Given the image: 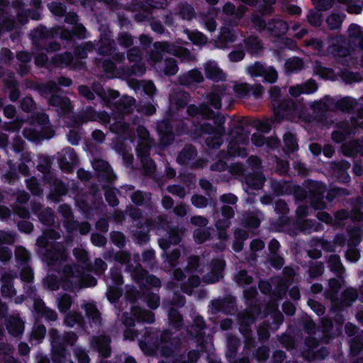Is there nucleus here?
<instances>
[{
    "label": "nucleus",
    "mask_w": 363,
    "mask_h": 363,
    "mask_svg": "<svg viewBox=\"0 0 363 363\" xmlns=\"http://www.w3.org/2000/svg\"><path fill=\"white\" fill-rule=\"evenodd\" d=\"M38 247V254L48 267H55L67 259V251L63 243L51 242L50 245Z\"/></svg>",
    "instance_id": "nucleus-1"
},
{
    "label": "nucleus",
    "mask_w": 363,
    "mask_h": 363,
    "mask_svg": "<svg viewBox=\"0 0 363 363\" xmlns=\"http://www.w3.org/2000/svg\"><path fill=\"white\" fill-rule=\"evenodd\" d=\"M135 259H139L138 255H134ZM129 270L132 279L139 285L142 291L149 289L148 287L160 288L161 281L155 275L149 274L147 270L143 268L142 264L137 260L135 267L129 266Z\"/></svg>",
    "instance_id": "nucleus-2"
},
{
    "label": "nucleus",
    "mask_w": 363,
    "mask_h": 363,
    "mask_svg": "<svg viewBox=\"0 0 363 363\" xmlns=\"http://www.w3.org/2000/svg\"><path fill=\"white\" fill-rule=\"evenodd\" d=\"M273 106L275 116L279 121L283 118L293 120L295 118H306L304 106L301 103H296L291 99H284L277 104V106L275 104H273Z\"/></svg>",
    "instance_id": "nucleus-3"
},
{
    "label": "nucleus",
    "mask_w": 363,
    "mask_h": 363,
    "mask_svg": "<svg viewBox=\"0 0 363 363\" xmlns=\"http://www.w3.org/2000/svg\"><path fill=\"white\" fill-rule=\"evenodd\" d=\"M44 182L50 186V191L47 195V199L55 203L61 202L62 197L69 193V184L65 183L54 174L45 175Z\"/></svg>",
    "instance_id": "nucleus-4"
},
{
    "label": "nucleus",
    "mask_w": 363,
    "mask_h": 363,
    "mask_svg": "<svg viewBox=\"0 0 363 363\" xmlns=\"http://www.w3.org/2000/svg\"><path fill=\"white\" fill-rule=\"evenodd\" d=\"M142 55L143 53L138 47L131 48L127 51L128 60L133 65L131 67H124L122 69L124 74L127 77L133 75L140 77L145 72L146 67Z\"/></svg>",
    "instance_id": "nucleus-5"
},
{
    "label": "nucleus",
    "mask_w": 363,
    "mask_h": 363,
    "mask_svg": "<svg viewBox=\"0 0 363 363\" xmlns=\"http://www.w3.org/2000/svg\"><path fill=\"white\" fill-rule=\"evenodd\" d=\"M82 271L77 264H66L62 268L63 289L74 291L80 289Z\"/></svg>",
    "instance_id": "nucleus-6"
},
{
    "label": "nucleus",
    "mask_w": 363,
    "mask_h": 363,
    "mask_svg": "<svg viewBox=\"0 0 363 363\" xmlns=\"http://www.w3.org/2000/svg\"><path fill=\"white\" fill-rule=\"evenodd\" d=\"M208 307L212 315L222 313L224 315H233L238 311L235 297L231 295L211 301Z\"/></svg>",
    "instance_id": "nucleus-7"
},
{
    "label": "nucleus",
    "mask_w": 363,
    "mask_h": 363,
    "mask_svg": "<svg viewBox=\"0 0 363 363\" xmlns=\"http://www.w3.org/2000/svg\"><path fill=\"white\" fill-rule=\"evenodd\" d=\"M207 104H210L216 110L221 108V100H227L228 101V108H230L233 104V99L226 92L225 86L213 85L209 92H206L204 95Z\"/></svg>",
    "instance_id": "nucleus-8"
},
{
    "label": "nucleus",
    "mask_w": 363,
    "mask_h": 363,
    "mask_svg": "<svg viewBox=\"0 0 363 363\" xmlns=\"http://www.w3.org/2000/svg\"><path fill=\"white\" fill-rule=\"evenodd\" d=\"M57 160L60 170L66 173H72L79 162L77 153L70 147L59 151L57 153Z\"/></svg>",
    "instance_id": "nucleus-9"
},
{
    "label": "nucleus",
    "mask_w": 363,
    "mask_h": 363,
    "mask_svg": "<svg viewBox=\"0 0 363 363\" xmlns=\"http://www.w3.org/2000/svg\"><path fill=\"white\" fill-rule=\"evenodd\" d=\"M358 298L357 289L350 286L343 290L338 297L335 300L330 306V311L333 312H342L352 306Z\"/></svg>",
    "instance_id": "nucleus-10"
},
{
    "label": "nucleus",
    "mask_w": 363,
    "mask_h": 363,
    "mask_svg": "<svg viewBox=\"0 0 363 363\" xmlns=\"http://www.w3.org/2000/svg\"><path fill=\"white\" fill-rule=\"evenodd\" d=\"M247 10V7L243 4L235 7L233 3L227 2L222 9V12L225 15L223 21L225 25L237 26Z\"/></svg>",
    "instance_id": "nucleus-11"
},
{
    "label": "nucleus",
    "mask_w": 363,
    "mask_h": 363,
    "mask_svg": "<svg viewBox=\"0 0 363 363\" xmlns=\"http://www.w3.org/2000/svg\"><path fill=\"white\" fill-rule=\"evenodd\" d=\"M30 35L33 45L37 50H40L42 48H45L44 45L48 40L58 35V29L56 28H48L40 25L32 31Z\"/></svg>",
    "instance_id": "nucleus-12"
},
{
    "label": "nucleus",
    "mask_w": 363,
    "mask_h": 363,
    "mask_svg": "<svg viewBox=\"0 0 363 363\" xmlns=\"http://www.w3.org/2000/svg\"><path fill=\"white\" fill-rule=\"evenodd\" d=\"M191 99L190 94L179 87L174 88L169 95V111L171 118L174 116L175 111L185 108Z\"/></svg>",
    "instance_id": "nucleus-13"
},
{
    "label": "nucleus",
    "mask_w": 363,
    "mask_h": 363,
    "mask_svg": "<svg viewBox=\"0 0 363 363\" xmlns=\"http://www.w3.org/2000/svg\"><path fill=\"white\" fill-rule=\"evenodd\" d=\"M320 320L318 326V332L320 333V341L323 344H329L338 333L333 330V321L342 324L346 319H318Z\"/></svg>",
    "instance_id": "nucleus-14"
},
{
    "label": "nucleus",
    "mask_w": 363,
    "mask_h": 363,
    "mask_svg": "<svg viewBox=\"0 0 363 363\" xmlns=\"http://www.w3.org/2000/svg\"><path fill=\"white\" fill-rule=\"evenodd\" d=\"M258 291L255 287H249L243 291V296L247 305V315L246 318H254L261 311L260 301L257 298Z\"/></svg>",
    "instance_id": "nucleus-15"
},
{
    "label": "nucleus",
    "mask_w": 363,
    "mask_h": 363,
    "mask_svg": "<svg viewBox=\"0 0 363 363\" xmlns=\"http://www.w3.org/2000/svg\"><path fill=\"white\" fill-rule=\"evenodd\" d=\"M143 337V339L139 340L138 343L140 350L146 356L154 355L160 345L158 341V335L145 328Z\"/></svg>",
    "instance_id": "nucleus-16"
},
{
    "label": "nucleus",
    "mask_w": 363,
    "mask_h": 363,
    "mask_svg": "<svg viewBox=\"0 0 363 363\" xmlns=\"http://www.w3.org/2000/svg\"><path fill=\"white\" fill-rule=\"evenodd\" d=\"M151 149L136 150V155L140 160V169L145 177H152L157 169L155 161L150 157Z\"/></svg>",
    "instance_id": "nucleus-17"
},
{
    "label": "nucleus",
    "mask_w": 363,
    "mask_h": 363,
    "mask_svg": "<svg viewBox=\"0 0 363 363\" xmlns=\"http://www.w3.org/2000/svg\"><path fill=\"white\" fill-rule=\"evenodd\" d=\"M48 104L50 106L57 108L59 115H67L72 111L73 106L71 100L65 95L52 94L48 100Z\"/></svg>",
    "instance_id": "nucleus-18"
},
{
    "label": "nucleus",
    "mask_w": 363,
    "mask_h": 363,
    "mask_svg": "<svg viewBox=\"0 0 363 363\" xmlns=\"http://www.w3.org/2000/svg\"><path fill=\"white\" fill-rule=\"evenodd\" d=\"M225 262L223 259H213L210 264L211 270L202 277V281L206 284H214L223 278V271Z\"/></svg>",
    "instance_id": "nucleus-19"
},
{
    "label": "nucleus",
    "mask_w": 363,
    "mask_h": 363,
    "mask_svg": "<svg viewBox=\"0 0 363 363\" xmlns=\"http://www.w3.org/2000/svg\"><path fill=\"white\" fill-rule=\"evenodd\" d=\"M125 329L123 332L125 340H135L138 337L139 333L134 328L136 323L154 324L156 319H121Z\"/></svg>",
    "instance_id": "nucleus-20"
},
{
    "label": "nucleus",
    "mask_w": 363,
    "mask_h": 363,
    "mask_svg": "<svg viewBox=\"0 0 363 363\" xmlns=\"http://www.w3.org/2000/svg\"><path fill=\"white\" fill-rule=\"evenodd\" d=\"M248 73L251 76H262L264 79L272 83L277 79V72L272 67H265L259 62L247 68Z\"/></svg>",
    "instance_id": "nucleus-21"
},
{
    "label": "nucleus",
    "mask_w": 363,
    "mask_h": 363,
    "mask_svg": "<svg viewBox=\"0 0 363 363\" xmlns=\"http://www.w3.org/2000/svg\"><path fill=\"white\" fill-rule=\"evenodd\" d=\"M111 340L108 336L94 337L91 341L92 348L99 352L102 359H107L111 355Z\"/></svg>",
    "instance_id": "nucleus-22"
},
{
    "label": "nucleus",
    "mask_w": 363,
    "mask_h": 363,
    "mask_svg": "<svg viewBox=\"0 0 363 363\" xmlns=\"http://www.w3.org/2000/svg\"><path fill=\"white\" fill-rule=\"evenodd\" d=\"M135 132L138 138L135 150L152 149V147L155 146L156 143L154 138L150 136L149 130L145 126L138 125Z\"/></svg>",
    "instance_id": "nucleus-23"
},
{
    "label": "nucleus",
    "mask_w": 363,
    "mask_h": 363,
    "mask_svg": "<svg viewBox=\"0 0 363 363\" xmlns=\"http://www.w3.org/2000/svg\"><path fill=\"white\" fill-rule=\"evenodd\" d=\"M239 141L230 140L227 150H222L218 153V157L223 159H229L233 157H245L247 155L246 149L242 147Z\"/></svg>",
    "instance_id": "nucleus-24"
},
{
    "label": "nucleus",
    "mask_w": 363,
    "mask_h": 363,
    "mask_svg": "<svg viewBox=\"0 0 363 363\" xmlns=\"http://www.w3.org/2000/svg\"><path fill=\"white\" fill-rule=\"evenodd\" d=\"M132 203L135 206H145L149 209H153L155 207L152 201V194L141 190L133 191L130 195Z\"/></svg>",
    "instance_id": "nucleus-25"
},
{
    "label": "nucleus",
    "mask_w": 363,
    "mask_h": 363,
    "mask_svg": "<svg viewBox=\"0 0 363 363\" xmlns=\"http://www.w3.org/2000/svg\"><path fill=\"white\" fill-rule=\"evenodd\" d=\"M203 81V74L197 69H191L177 77L178 83L186 87H189L194 84H201Z\"/></svg>",
    "instance_id": "nucleus-26"
},
{
    "label": "nucleus",
    "mask_w": 363,
    "mask_h": 363,
    "mask_svg": "<svg viewBox=\"0 0 363 363\" xmlns=\"http://www.w3.org/2000/svg\"><path fill=\"white\" fill-rule=\"evenodd\" d=\"M31 88L41 96L48 99L52 94H55L61 91V89L54 80H49L43 83L33 82Z\"/></svg>",
    "instance_id": "nucleus-27"
},
{
    "label": "nucleus",
    "mask_w": 363,
    "mask_h": 363,
    "mask_svg": "<svg viewBox=\"0 0 363 363\" xmlns=\"http://www.w3.org/2000/svg\"><path fill=\"white\" fill-rule=\"evenodd\" d=\"M345 282V281L344 276L337 277L336 278H331L328 280V287L325 289L324 294L325 298L330 301V306L337 298V294L344 285Z\"/></svg>",
    "instance_id": "nucleus-28"
},
{
    "label": "nucleus",
    "mask_w": 363,
    "mask_h": 363,
    "mask_svg": "<svg viewBox=\"0 0 363 363\" xmlns=\"http://www.w3.org/2000/svg\"><path fill=\"white\" fill-rule=\"evenodd\" d=\"M198 155L196 147L192 144L184 145L182 149L178 152L176 161L181 165L189 164L196 160Z\"/></svg>",
    "instance_id": "nucleus-29"
},
{
    "label": "nucleus",
    "mask_w": 363,
    "mask_h": 363,
    "mask_svg": "<svg viewBox=\"0 0 363 363\" xmlns=\"http://www.w3.org/2000/svg\"><path fill=\"white\" fill-rule=\"evenodd\" d=\"M169 43L167 41L155 42L153 44V49L150 50L149 54V63L151 65H155L161 62L163 59V54H169Z\"/></svg>",
    "instance_id": "nucleus-30"
},
{
    "label": "nucleus",
    "mask_w": 363,
    "mask_h": 363,
    "mask_svg": "<svg viewBox=\"0 0 363 363\" xmlns=\"http://www.w3.org/2000/svg\"><path fill=\"white\" fill-rule=\"evenodd\" d=\"M186 112L189 116L210 119L214 116V111L206 103H201L199 106L191 104L187 106Z\"/></svg>",
    "instance_id": "nucleus-31"
},
{
    "label": "nucleus",
    "mask_w": 363,
    "mask_h": 363,
    "mask_svg": "<svg viewBox=\"0 0 363 363\" xmlns=\"http://www.w3.org/2000/svg\"><path fill=\"white\" fill-rule=\"evenodd\" d=\"M262 212L259 210L245 212L241 219V225L249 229H257L261 224Z\"/></svg>",
    "instance_id": "nucleus-32"
},
{
    "label": "nucleus",
    "mask_w": 363,
    "mask_h": 363,
    "mask_svg": "<svg viewBox=\"0 0 363 363\" xmlns=\"http://www.w3.org/2000/svg\"><path fill=\"white\" fill-rule=\"evenodd\" d=\"M350 167V163L345 160L338 162L334 161L330 163L332 173L335 174L340 181L343 182H347L350 179L349 175L347 174V171Z\"/></svg>",
    "instance_id": "nucleus-33"
},
{
    "label": "nucleus",
    "mask_w": 363,
    "mask_h": 363,
    "mask_svg": "<svg viewBox=\"0 0 363 363\" xmlns=\"http://www.w3.org/2000/svg\"><path fill=\"white\" fill-rule=\"evenodd\" d=\"M235 210L231 206L223 205L220 211H214L213 217L216 222L223 225H231L230 220L235 216Z\"/></svg>",
    "instance_id": "nucleus-34"
},
{
    "label": "nucleus",
    "mask_w": 363,
    "mask_h": 363,
    "mask_svg": "<svg viewBox=\"0 0 363 363\" xmlns=\"http://www.w3.org/2000/svg\"><path fill=\"white\" fill-rule=\"evenodd\" d=\"M317 89L318 84L313 79H310L303 84H297L294 86H291L289 88V92L293 97H298L301 94H312L315 92Z\"/></svg>",
    "instance_id": "nucleus-35"
},
{
    "label": "nucleus",
    "mask_w": 363,
    "mask_h": 363,
    "mask_svg": "<svg viewBox=\"0 0 363 363\" xmlns=\"http://www.w3.org/2000/svg\"><path fill=\"white\" fill-rule=\"evenodd\" d=\"M204 71L207 78L215 81H225L226 76L223 71L213 61H209L204 65Z\"/></svg>",
    "instance_id": "nucleus-36"
},
{
    "label": "nucleus",
    "mask_w": 363,
    "mask_h": 363,
    "mask_svg": "<svg viewBox=\"0 0 363 363\" xmlns=\"http://www.w3.org/2000/svg\"><path fill=\"white\" fill-rule=\"evenodd\" d=\"M270 187L274 195L277 196L292 194V183L284 179H270Z\"/></svg>",
    "instance_id": "nucleus-37"
},
{
    "label": "nucleus",
    "mask_w": 363,
    "mask_h": 363,
    "mask_svg": "<svg viewBox=\"0 0 363 363\" xmlns=\"http://www.w3.org/2000/svg\"><path fill=\"white\" fill-rule=\"evenodd\" d=\"M11 6L16 11L15 16L18 26L27 23L30 9H26L24 3L21 0H12Z\"/></svg>",
    "instance_id": "nucleus-38"
},
{
    "label": "nucleus",
    "mask_w": 363,
    "mask_h": 363,
    "mask_svg": "<svg viewBox=\"0 0 363 363\" xmlns=\"http://www.w3.org/2000/svg\"><path fill=\"white\" fill-rule=\"evenodd\" d=\"M90 121H96V112L91 106L82 109L73 116L74 125L77 127Z\"/></svg>",
    "instance_id": "nucleus-39"
},
{
    "label": "nucleus",
    "mask_w": 363,
    "mask_h": 363,
    "mask_svg": "<svg viewBox=\"0 0 363 363\" xmlns=\"http://www.w3.org/2000/svg\"><path fill=\"white\" fill-rule=\"evenodd\" d=\"M13 279V276L8 273L3 274L1 277L0 281L2 284L1 287V294L2 296L11 298L16 294Z\"/></svg>",
    "instance_id": "nucleus-40"
},
{
    "label": "nucleus",
    "mask_w": 363,
    "mask_h": 363,
    "mask_svg": "<svg viewBox=\"0 0 363 363\" xmlns=\"http://www.w3.org/2000/svg\"><path fill=\"white\" fill-rule=\"evenodd\" d=\"M6 328L9 335L15 337H21L24 331L23 319H4Z\"/></svg>",
    "instance_id": "nucleus-41"
},
{
    "label": "nucleus",
    "mask_w": 363,
    "mask_h": 363,
    "mask_svg": "<svg viewBox=\"0 0 363 363\" xmlns=\"http://www.w3.org/2000/svg\"><path fill=\"white\" fill-rule=\"evenodd\" d=\"M135 99L132 96H123L114 104L115 109L122 113H130L133 111Z\"/></svg>",
    "instance_id": "nucleus-42"
},
{
    "label": "nucleus",
    "mask_w": 363,
    "mask_h": 363,
    "mask_svg": "<svg viewBox=\"0 0 363 363\" xmlns=\"http://www.w3.org/2000/svg\"><path fill=\"white\" fill-rule=\"evenodd\" d=\"M67 354L68 349L65 342L52 345L51 357L53 363H65Z\"/></svg>",
    "instance_id": "nucleus-43"
},
{
    "label": "nucleus",
    "mask_w": 363,
    "mask_h": 363,
    "mask_svg": "<svg viewBox=\"0 0 363 363\" xmlns=\"http://www.w3.org/2000/svg\"><path fill=\"white\" fill-rule=\"evenodd\" d=\"M143 2L137 1L133 6L135 9H144L147 13H152L151 9H164L168 6L167 0H145Z\"/></svg>",
    "instance_id": "nucleus-44"
},
{
    "label": "nucleus",
    "mask_w": 363,
    "mask_h": 363,
    "mask_svg": "<svg viewBox=\"0 0 363 363\" xmlns=\"http://www.w3.org/2000/svg\"><path fill=\"white\" fill-rule=\"evenodd\" d=\"M266 178L262 172L247 173L245 177L246 184L252 189L258 190L262 188Z\"/></svg>",
    "instance_id": "nucleus-45"
},
{
    "label": "nucleus",
    "mask_w": 363,
    "mask_h": 363,
    "mask_svg": "<svg viewBox=\"0 0 363 363\" xmlns=\"http://www.w3.org/2000/svg\"><path fill=\"white\" fill-rule=\"evenodd\" d=\"M326 262L330 270L335 274L337 277L344 276L345 269L338 255L333 254L326 257Z\"/></svg>",
    "instance_id": "nucleus-46"
},
{
    "label": "nucleus",
    "mask_w": 363,
    "mask_h": 363,
    "mask_svg": "<svg viewBox=\"0 0 363 363\" xmlns=\"http://www.w3.org/2000/svg\"><path fill=\"white\" fill-rule=\"evenodd\" d=\"M4 86L9 90V99L16 101L20 96L19 84L15 79L13 74L11 73L9 77L3 79Z\"/></svg>",
    "instance_id": "nucleus-47"
},
{
    "label": "nucleus",
    "mask_w": 363,
    "mask_h": 363,
    "mask_svg": "<svg viewBox=\"0 0 363 363\" xmlns=\"http://www.w3.org/2000/svg\"><path fill=\"white\" fill-rule=\"evenodd\" d=\"M240 340L235 335H229L227 337L225 358L233 359L238 357V349L240 346Z\"/></svg>",
    "instance_id": "nucleus-48"
},
{
    "label": "nucleus",
    "mask_w": 363,
    "mask_h": 363,
    "mask_svg": "<svg viewBox=\"0 0 363 363\" xmlns=\"http://www.w3.org/2000/svg\"><path fill=\"white\" fill-rule=\"evenodd\" d=\"M342 153L347 157H354L359 154L363 157V140H352L342 145Z\"/></svg>",
    "instance_id": "nucleus-49"
},
{
    "label": "nucleus",
    "mask_w": 363,
    "mask_h": 363,
    "mask_svg": "<svg viewBox=\"0 0 363 363\" xmlns=\"http://www.w3.org/2000/svg\"><path fill=\"white\" fill-rule=\"evenodd\" d=\"M169 54L179 57L182 61L193 62L196 60V57L186 48L177 46L169 43Z\"/></svg>",
    "instance_id": "nucleus-50"
},
{
    "label": "nucleus",
    "mask_w": 363,
    "mask_h": 363,
    "mask_svg": "<svg viewBox=\"0 0 363 363\" xmlns=\"http://www.w3.org/2000/svg\"><path fill=\"white\" fill-rule=\"evenodd\" d=\"M288 29V24L281 20L272 19L267 24V30L274 37H280L284 35Z\"/></svg>",
    "instance_id": "nucleus-51"
},
{
    "label": "nucleus",
    "mask_w": 363,
    "mask_h": 363,
    "mask_svg": "<svg viewBox=\"0 0 363 363\" xmlns=\"http://www.w3.org/2000/svg\"><path fill=\"white\" fill-rule=\"evenodd\" d=\"M307 274L310 279H314L323 276L325 271V265L323 262L310 260L306 264Z\"/></svg>",
    "instance_id": "nucleus-52"
},
{
    "label": "nucleus",
    "mask_w": 363,
    "mask_h": 363,
    "mask_svg": "<svg viewBox=\"0 0 363 363\" xmlns=\"http://www.w3.org/2000/svg\"><path fill=\"white\" fill-rule=\"evenodd\" d=\"M363 207V198L357 197L355 202L353 203V207L350 213V218L352 222L359 223L363 227V211L361 208Z\"/></svg>",
    "instance_id": "nucleus-53"
},
{
    "label": "nucleus",
    "mask_w": 363,
    "mask_h": 363,
    "mask_svg": "<svg viewBox=\"0 0 363 363\" xmlns=\"http://www.w3.org/2000/svg\"><path fill=\"white\" fill-rule=\"evenodd\" d=\"M358 105L355 99L350 96L343 97L335 104V108L344 113H351Z\"/></svg>",
    "instance_id": "nucleus-54"
},
{
    "label": "nucleus",
    "mask_w": 363,
    "mask_h": 363,
    "mask_svg": "<svg viewBox=\"0 0 363 363\" xmlns=\"http://www.w3.org/2000/svg\"><path fill=\"white\" fill-rule=\"evenodd\" d=\"M329 97L325 96L323 99L318 101H314L310 106L313 111V114L315 118L321 119L325 114V113L330 109V106L328 104Z\"/></svg>",
    "instance_id": "nucleus-55"
},
{
    "label": "nucleus",
    "mask_w": 363,
    "mask_h": 363,
    "mask_svg": "<svg viewBox=\"0 0 363 363\" xmlns=\"http://www.w3.org/2000/svg\"><path fill=\"white\" fill-rule=\"evenodd\" d=\"M33 307L37 315L42 318H56V312L47 307L42 299H35Z\"/></svg>",
    "instance_id": "nucleus-56"
},
{
    "label": "nucleus",
    "mask_w": 363,
    "mask_h": 363,
    "mask_svg": "<svg viewBox=\"0 0 363 363\" xmlns=\"http://www.w3.org/2000/svg\"><path fill=\"white\" fill-rule=\"evenodd\" d=\"M5 13L0 15V21L3 29L11 31L19 27L16 16L10 13V10L4 11Z\"/></svg>",
    "instance_id": "nucleus-57"
},
{
    "label": "nucleus",
    "mask_w": 363,
    "mask_h": 363,
    "mask_svg": "<svg viewBox=\"0 0 363 363\" xmlns=\"http://www.w3.org/2000/svg\"><path fill=\"white\" fill-rule=\"evenodd\" d=\"M186 266L184 270L189 273L195 272L202 273L203 272L204 263L201 259L197 255H191L187 258Z\"/></svg>",
    "instance_id": "nucleus-58"
},
{
    "label": "nucleus",
    "mask_w": 363,
    "mask_h": 363,
    "mask_svg": "<svg viewBox=\"0 0 363 363\" xmlns=\"http://www.w3.org/2000/svg\"><path fill=\"white\" fill-rule=\"evenodd\" d=\"M61 238V234L59 231L55 229H47L43 231L41 236L38 237L36 240L37 246H43L45 245H50L49 240H57Z\"/></svg>",
    "instance_id": "nucleus-59"
},
{
    "label": "nucleus",
    "mask_w": 363,
    "mask_h": 363,
    "mask_svg": "<svg viewBox=\"0 0 363 363\" xmlns=\"http://www.w3.org/2000/svg\"><path fill=\"white\" fill-rule=\"evenodd\" d=\"M347 231L349 235L347 246H357L362 241L363 230L360 227L347 226Z\"/></svg>",
    "instance_id": "nucleus-60"
},
{
    "label": "nucleus",
    "mask_w": 363,
    "mask_h": 363,
    "mask_svg": "<svg viewBox=\"0 0 363 363\" xmlns=\"http://www.w3.org/2000/svg\"><path fill=\"white\" fill-rule=\"evenodd\" d=\"M179 71V65L177 60L174 57H167L163 62V67L160 72L166 76H174Z\"/></svg>",
    "instance_id": "nucleus-61"
},
{
    "label": "nucleus",
    "mask_w": 363,
    "mask_h": 363,
    "mask_svg": "<svg viewBox=\"0 0 363 363\" xmlns=\"http://www.w3.org/2000/svg\"><path fill=\"white\" fill-rule=\"evenodd\" d=\"M37 218L42 224L48 227H52L55 223V214L50 207H45L40 213H38Z\"/></svg>",
    "instance_id": "nucleus-62"
},
{
    "label": "nucleus",
    "mask_w": 363,
    "mask_h": 363,
    "mask_svg": "<svg viewBox=\"0 0 363 363\" xmlns=\"http://www.w3.org/2000/svg\"><path fill=\"white\" fill-rule=\"evenodd\" d=\"M201 282V279L199 275L190 276L187 281L182 284L181 290L187 295H191L194 292V289L199 286Z\"/></svg>",
    "instance_id": "nucleus-63"
},
{
    "label": "nucleus",
    "mask_w": 363,
    "mask_h": 363,
    "mask_svg": "<svg viewBox=\"0 0 363 363\" xmlns=\"http://www.w3.org/2000/svg\"><path fill=\"white\" fill-rule=\"evenodd\" d=\"M247 50L252 55L259 54L262 51L263 46L261 40L256 36H250L245 40Z\"/></svg>",
    "instance_id": "nucleus-64"
}]
</instances>
